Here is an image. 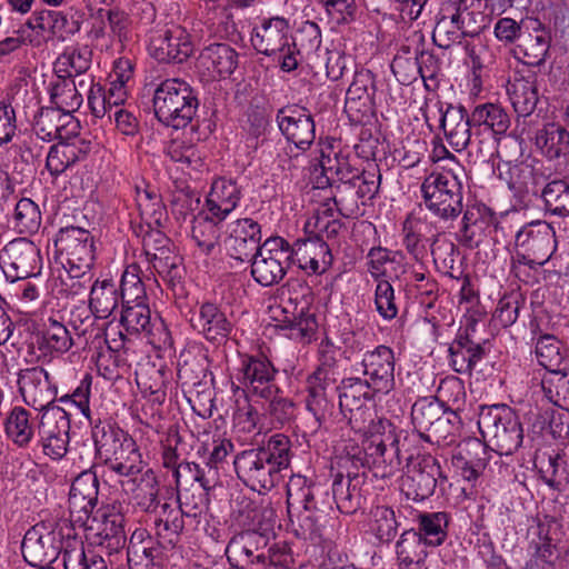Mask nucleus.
Wrapping results in <instances>:
<instances>
[{"label": "nucleus", "instance_id": "nucleus-1", "mask_svg": "<svg viewBox=\"0 0 569 569\" xmlns=\"http://www.w3.org/2000/svg\"><path fill=\"white\" fill-rule=\"evenodd\" d=\"M323 490L306 477L292 476L287 485V508L297 537L313 545L329 548L333 533L326 513Z\"/></svg>", "mask_w": 569, "mask_h": 569}, {"label": "nucleus", "instance_id": "nucleus-2", "mask_svg": "<svg viewBox=\"0 0 569 569\" xmlns=\"http://www.w3.org/2000/svg\"><path fill=\"white\" fill-rule=\"evenodd\" d=\"M290 447L287 436L276 433L262 446L239 452L233 459L238 478L254 491L272 489L290 465Z\"/></svg>", "mask_w": 569, "mask_h": 569}, {"label": "nucleus", "instance_id": "nucleus-3", "mask_svg": "<svg viewBox=\"0 0 569 569\" xmlns=\"http://www.w3.org/2000/svg\"><path fill=\"white\" fill-rule=\"evenodd\" d=\"M557 250L556 231L546 221H532L522 226L515 236L511 272L520 278L521 267L537 270L545 266Z\"/></svg>", "mask_w": 569, "mask_h": 569}, {"label": "nucleus", "instance_id": "nucleus-4", "mask_svg": "<svg viewBox=\"0 0 569 569\" xmlns=\"http://www.w3.org/2000/svg\"><path fill=\"white\" fill-rule=\"evenodd\" d=\"M401 433L393 437V447H396L399 463L402 460L407 461L408 469L399 479V491L407 500L422 501L432 496L438 481H446L447 477L443 475L438 459L431 456L422 458L418 465L410 466L413 452L406 446L407 435L403 437V442H400Z\"/></svg>", "mask_w": 569, "mask_h": 569}, {"label": "nucleus", "instance_id": "nucleus-5", "mask_svg": "<svg viewBox=\"0 0 569 569\" xmlns=\"http://www.w3.org/2000/svg\"><path fill=\"white\" fill-rule=\"evenodd\" d=\"M152 102L157 119L174 129L186 128L199 106L193 89L180 79L162 81L154 90Z\"/></svg>", "mask_w": 569, "mask_h": 569}, {"label": "nucleus", "instance_id": "nucleus-6", "mask_svg": "<svg viewBox=\"0 0 569 569\" xmlns=\"http://www.w3.org/2000/svg\"><path fill=\"white\" fill-rule=\"evenodd\" d=\"M478 427L483 438L500 456L517 451L523 440V430L517 412L507 405L482 406Z\"/></svg>", "mask_w": 569, "mask_h": 569}, {"label": "nucleus", "instance_id": "nucleus-7", "mask_svg": "<svg viewBox=\"0 0 569 569\" xmlns=\"http://www.w3.org/2000/svg\"><path fill=\"white\" fill-rule=\"evenodd\" d=\"M251 43L261 54H277L282 71L296 70L301 61L300 49L290 36L289 22L282 17L263 19L261 24L254 28Z\"/></svg>", "mask_w": 569, "mask_h": 569}, {"label": "nucleus", "instance_id": "nucleus-8", "mask_svg": "<svg viewBox=\"0 0 569 569\" xmlns=\"http://www.w3.org/2000/svg\"><path fill=\"white\" fill-rule=\"evenodd\" d=\"M427 208L442 219L456 218L462 211V186L450 172H432L421 183Z\"/></svg>", "mask_w": 569, "mask_h": 569}, {"label": "nucleus", "instance_id": "nucleus-9", "mask_svg": "<svg viewBox=\"0 0 569 569\" xmlns=\"http://www.w3.org/2000/svg\"><path fill=\"white\" fill-rule=\"evenodd\" d=\"M290 254L287 240L280 237L267 239L261 249L249 260L252 278L263 287L279 283L290 266Z\"/></svg>", "mask_w": 569, "mask_h": 569}, {"label": "nucleus", "instance_id": "nucleus-10", "mask_svg": "<svg viewBox=\"0 0 569 569\" xmlns=\"http://www.w3.org/2000/svg\"><path fill=\"white\" fill-rule=\"evenodd\" d=\"M54 243L57 250L66 257L72 277L81 278L90 271L94 260V246L88 230L73 226L63 228Z\"/></svg>", "mask_w": 569, "mask_h": 569}, {"label": "nucleus", "instance_id": "nucleus-11", "mask_svg": "<svg viewBox=\"0 0 569 569\" xmlns=\"http://www.w3.org/2000/svg\"><path fill=\"white\" fill-rule=\"evenodd\" d=\"M62 548L61 535L52 525L39 522L24 535L21 543L23 559L31 567L51 566Z\"/></svg>", "mask_w": 569, "mask_h": 569}, {"label": "nucleus", "instance_id": "nucleus-12", "mask_svg": "<svg viewBox=\"0 0 569 569\" xmlns=\"http://www.w3.org/2000/svg\"><path fill=\"white\" fill-rule=\"evenodd\" d=\"M148 50L159 62L181 63L192 54L193 43L183 27L171 24L152 33Z\"/></svg>", "mask_w": 569, "mask_h": 569}, {"label": "nucleus", "instance_id": "nucleus-13", "mask_svg": "<svg viewBox=\"0 0 569 569\" xmlns=\"http://www.w3.org/2000/svg\"><path fill=\"white\" fill-rule=\"evenodd\" d=\"M0 267L10 281L36 274L40 269V251L27 238H18L4 246L0 256Z\"/></svg>", "mask_w": 569, "mask_h": 569}, {"label": "nucleus", "instance_id": "nucleus-14", "mask_svg": "<svg viewBox=\"0 0 569 569\" xmlns=\"http://www.w3.org/2000/svg\"><path fill=\"white\" fill-rule=\"evenodd\" d=\"M81 528L92 543L104 548L109 555L118 553L126 547L124 517L120 512L103 510L100 519L91 516L87 526Z\"/></svg>", "mask_w": 569, "mask_h": 569}, {"label": "nucleus", "instance_id": "nucleus-15", "mask_svg": "<svg viewBox=\"0 0 569 569\" xmlns=\"http://www.w3.org/2000/svg\"><path fill=\"white\" fill-rule=\"evenodd\" d=\"M268 537L257 530H247L234 535L227 548L229 563L237 569H259L264 560Z\"/></svg>", "mask_w": 569, "mask_h": 569}, {"label": "nucleus", "instance_id": "nucleus-16", "mask_svg": "<svg viewBox=\"0 0 569 569\" xmlns=\"http://www.w3.org/2000/svg\"><path fill=\"white\" fill-rule=\"evenodd\" d=\"M97 473L81 472L71 483L69 492L70 520L74 527L87 526L98 502Z\"/></svg>", "mask_w": 569, "mask_h": 569}, {"label": "nucleus", "instance_id": "nucleus-17", "mask_svg": "<svg viewBox=\"0 0 569 569\" xmlns=\"http://www.w3.org/2000/svg\"><path fill=\"white\" fill-rule=\"evenodd\" d=\"M19 391L23 401L37 411L54 407L57 388L42 367L21 369L18 373Z\"/></svg>", "mask_w": 569, "mask_h": 569}, {"label": "nucleus", "instance_id": "nucleus-18", "mask_svg": "<svg viewBox=\"0 0 569 569\" xmlns=\"http://www.w3.org/2000/svg\"><path fill=\"white\" fill-rule=\"evenodd\" d=\"M525 31L513 49L515 57L527 66H541L551 46V31L540 20L528 18Z\"/></svg>", "mask_w": 569, "mask_h": 569}, {"label": "nucleus", "instance_id": "nucleus-19", "mask_svg": "<svg viewBox=\"0 0 569 569\" xmlns=\"http://www.w3.org/2000/svg\"><path fill=\"white\" fill-rule=\"evenodd\" d=\"M261 227L251 218L233 221L223 241L227 254L240 262L251 260L261 249Z\"/></svg>", "mask_w": 569, "mask_h": 569}, {"label": "nucleus", "instance_id": "nucleus-20", "mask_svg": "<svg viewBox=\"0 0 569 569\" xmlns=\"http://www.w3.org/2000/svg\"><path fill=\"white\" fill-rule=\"evenodd\" d=\"M280 131L297 149L307 150L316 138L315 122L310 112L300 106H286L278 110Z\"/></svg>", "mask_w": 569, "mask_h": 569}, {"label": "nucleus", "instance_id": "nucleus-21", "mask_svg": "<svg viewBox=\"0 0 569 569\" xmlns=\"http://www.w3.org/2000/svg\"><path fill=\"white\" fill-rule=\"evenodd\" d=\"M336 371L332 366L322 363L308 376L306 381V408L320 426L330 415L332 403L327 397L328 387L336 382Z\"/></svg>", "mask_w": 569, "mask_h": 569}, {"label": "nucleus", "instance_id": "nucleus-22", "mask_svg": "<svg viewBox=\"0 0 569 569\" xmlns=\"http://www.w3.org/2000/svg\"><path fill=\"white\" fill-rule=\"evenodd\" d=\"M287 249L291 253L290 264L297 263L309 274H320L331 264L330 249L319 238L298 239L292 246L287 241Z\"/></svg>", "mask_w": 569, "mask_h": 569}, {"label": "nucleus", "instance_id": "nucleus-23", "mask_svg": "<svg viewBox=\"0 0 569 569\" xmlns=\"http://www.w3.org/2000/svg\"><path fill=\"white\" fill-rule=\"evenodd\" d=\"M242 385L250 395L258 398H270L279 391L276 383L277 370L267 358L250 357L242 362Z\"/></svg>", "mask_w": 569, "mask_h": 569}, {"label": "nucleus", "instance_id": "nucleus-24", "mask_svg": "<svg viewBox=\"0 0 569 569\" xmlns=\"http://www.w3.org/2000/svg\"><path fill=\"white\" fill-rule=\"evenodd\" d=\"M368 271L378 281L375 292L376 310L385 319L391 318L388 313L391 310V282L388 279V271L391 267V257L387 248L373 247L367 254Z\"/></svg>", "mask_w": 569, "mask_h": 569}, {"label": "nucleus", "instance_id": "nucleus-25", "mask_svg": "<svg viewBox=\"0 0 569 569\" xmlns=\"http://www.w3.org/2000/svg\"><path fill=\"white\" fill-rule=\"evenodd\" d=\"M370 389L372 387L369 381L360 378L345 379L338 387L340 411L353 428H360V423L366 420V405L370 398Z\"/></svg>", "mask_w": 569, "mask_h": 569}, {"label": "nucleus", "instance_id": "nucleus-26", "mask_svg": "<svg viewBox=\"0 0 569 569\" xmlns=\"http://www.w3.org/2000/svg\"><path fill=\"white\" fill-rule=\"evenodd\" d=\"M439 112L440 127L449 144L456 151H462L468 148L475 129L473 124L471 126V113L468 114L463 106H453L451 103H448L446 109L440 106Z\"/></svg>", "mask_w": 569, "mask_h": 569}, {"label": "nucleus", "instance_id": "nucleus-27", "mask_svg": "<svg viewBox=\"0 0 569 569\" xmlns=\"http://www.w3.org/2000/svg\"><path fill=\"white\" fill-rule=\"evenodd\" d=\"M488 340H471L456 337L450 343L449 366L459 375L471 376L476 366L488 355Z\"/></svg>", "mask_w": 569, "mask_h": 569}, {"label": "nucleus", "instance_id": "nucleus-28", "mask_svg": "<svg viewBox=\"0 0 569 569\" xmlns=\"http://www.w3.org/2000/svg\"><path fill=\"white\" fill-rule=\"evenodd\" d=\"M366 373L370 376L369 383L372 387V397L377 398V407H382V398H386L391 389V349L379 346L363 360Z\"/></svg>", "mask_w": 569, "mask_h": 569}, {"label": "nucleus", "instance_id": "nucleus-29", "mask_svg": "<svg viewBox=\"0 0 569 569\" xmlns=\"http://www.w3.org/2000/svg\"><path fill=\"white\" fill-rule=\"evenodd\" d=\"M194 330L201 333L208 341L221 343L231 330L232 325L214 303L206 302L190 319Z\"/></svg>", "mask_w": 569, "mask_h": 569}, {"label": "nucleus", "instance_id": "nucleus-30", "mask_svg": "<svg viewBox=\"0 0 569 569\" xmlns=\"http://www.w3.org/2000/svg\"><path fill=\"white\" fill-rule=\"evenodd\" d=\"M238 64V53L227 43H213L206 47L197 66L211 79L230 76Z\"/></svg>", "mask_w": 569, "mask_h": 569}, {"label": "nucleus", "instance_id": "nucleus-31", "mask_svg": "<svg viewBox=\"0 0 569 569\" xmlns=\"http://www.w3.org/2000/svg\"><path fill=\"white\" fill-rule=\"evenodd\" d=\"M538 363L551 375H569V355L566 346L553 335H541L535 342Z\"/></svg>", "mask_w": 569, "mask_h": 569}, {"label": "nucleus", "instance_id": "nucleus-32", "mask_svg": "<svg viewBox=\"0 0 569 569\" xmlns=\"http://www.w3.org/2000/svg\"><path fill=\"white\" fill-rule=\"evenodd\" d=\"M186 516L177 507L164 502L154 520L157 545L163 549H172L180 540L184 528Z\"/></svg>", "mask_w": 569, "mask_h": 569}, {"label": "nucleus", "instance_id": "nucleus-33", "mask_svg": "<svg viewBox=\"0 0 569 569\" xmlns=\"http://www.w3.org/2000/svg\"><path fill=\"white\" fill-rule=\"evenodd\" d=\"M89 151V143L74 138L72 140H61L50 148L47 156L46 167L52 176H59L70 166L83 159Z\"/></svg>", "mask_w": 569, "mask_h": 569}, {"label": "nucleus", "instance_id": "nucleus-34", "mask_svg": "<svg viewBox=\"0 0 569 569\" xmlns=\"http://www.w3.org/2000/svg\"><path fill=\"white\" fill-rule=\"evenodd\" d=\"M92 437L97 458L104 467L132 440L127 432L109 423L96 426Z\"/></svg>", "mask_w": 569, "mask_h": 569}, {"label": "nucleus", "instance_id": "nucleus-35", "mask_svg": "<svg viewBox=\"0 0 569 569\" xmlns=\"http://www.w3.org/2000/svg\"><path fill=\"white\" fill-rule=\"evenodd\" d=\"M240 200V188L236 181L224 178L217 179L211 187L207 199V208L210 214L223 221L234 210Z\"/></svg>", "mask_w": 569, "mask_h": 569}, {"label": "nucleus", "instance_id": "nucleus-36", "mask_svg": "<svg viewBox=\"0 0 569 569\" xmlns=\"http://www.w3.org/2000/svg\"><path fill=\"white\" fill-rule=\"evenodd\" d=\"M507 92L519 117H528L535 111L539 101L535 76L515 77L512 80H509Z\"/></svg>", "mask_w": 569, "mask_h": 569}, {"label": "nucleus", "instance_id": "nucleus-37", "mask_svg": "<svg viewBox=\"0 0 569 569\" xmlns=\"http://www.w3.org/2000/svg\"><path fill=\"white\" fill-rule=\"evenodd\" d=\"M214 487H204L199 483H190L188 487L178 488L177 508L186 516L190 525H198L206 515L209 505V491Z\"/></svg>", "mask_w": 569, "mask_h": 569}, {"label": "nucleus", "instance_id": "nucleus-38", "mask_svg": "<svg viewBox=\"0 0 569 569\" xmlns=\"http://www.w3.org/2000/svg\"><path fill=\"white\" fill-rule=\"evenodd\" d=\"M78 128L73 117L69 113H61L58 109H42L34 118L33 131L37 137L43 141H52L54 139L63 140L66 136L63 131L67 127Z\"/></svg>", "mask_w": 569, "mask_h": 569}, {"label": "nucleus", "instance_id": "nucleus-39", "mask_svg": "<svg viewBox=\"0 0 569 569\" xmlns=\"http://www.w3.org/2000/svg\"><path fill=\"white\" fill-rule=\"evenodd\" d=\"M481 131L502 136L510 127V117L507 111L496 103L478 104L471 111V126Z\"/></svg>", "mask_w": 569, "mask_h": 569}, {"label": "nucleus", "instance_id": "nucleus-40", "mask_svg": "<svg viewBox=\"0 0 569 569\" xmlns=\"http://www.w3.org/2000/svg\"><path fill=\"white\" fill-rule=\"evenodd\" d=\"M128 483L133 486L134 503L144 512H153L159 505V481L153 470L143 469L138 476L130 477Z\"/></svg>", "mask_w": 569, "mask_h": 569}, {"label": "nucleus", "instance_id": "nucleus-41", "mask_svg": "<svg viewBox=\"0 0 569 569\" xmlns=\"http://www.w3.org/2000/svg\"><path fill=\"white\" fill-rule=\"evenodd\" d=\"M221 222L212 214L209 216L203 212L193 217L191 237L201 253L209 256L217 249Z\"/></svg>", "mask_w": 569, "mask_h": 569}, {"label": "nucleus", "instance_id": "nucleus-42", "mask_svg": "<svg viewBox=\"0 0 569 569\" xmlns=\"http://www.w3.org/2000/svg\"><path fill=\"white\" fill-rule=\"evenodd\" d=\"M31 419L30 412L22 407H14L6 420L7 436L19 447H28L36 440L38 426Z\"/></svg>", "mask_w": 569, "mask_h": 569}, {"label": "nucleus", "instance_id": "nucleus-43", "mask_svg": "<svg viewBox=\"0 0 569 569\" xmlns=\"http://www.w3.org/2000/svg\"><path fill=\"white\" fill-rule=\"evenodd\" d=\"M37 345L43 355L48 352L64 353L73 346V340L60 320L49 317L44 323V330L37 336Z\"/></svg>", "mask_w": 569, "mask_h": 569}, {"label": "nucleus", "instance_id": "nucleus-44", "mask_svg": "<svg viewBox=\"0 0 569 569\" xmlns=\"http://www.w3.org/2000/svg\"><path fill=\"white\" fill-rule=\"evenodd\" d=\"M118 288L113 280L96 281L90 291L89 307L91 312L100 319L112 315L118 307Z\"/></svg>", "mask_w": 569, "mask_h": 569}, {"label": "nucleus", "instance_id": "nucleus-45", "mask_svg": "<svg viewBox=\"0 0 569 569\" xmlns=\"http://www.w3.org/2000/svg\"><path fill=\"white\" fill-rule=\"evenodd\" d=\"M357 475L345 478L338 473L332 483V496L340 512L352 515L360 507L361 493Z\"/></svg>", "mask_w": 569, "mask_h": 569}, {"label": "nucleus", "instance_id": "nucleus-46", "mask_svg": "<svg viewBox=\"0 0 569 569\" xmlns=\"http://www.w3.org/2000/svg\"><path fill=\"white\" fill-rule=\"evenodd\" d=\"M537 468L540 478L551 489L560 490L569 482L568 463L560 452L543 453L538 458Z\"/></svg>", "mask_w": 569, "mask_h": 569}, {"label": "nucleus", "instance_id": "nucleus-47", "mask_svg": "<svg viewBox=\"0 0 569 569\" xmlns=\"http://www.w3.org/2000/svg\"><path fill=\"white\" fill-rule=\"evenodd\" d=\"M136 202L142 222L147 227H161L166 219V207L161 196L150 188H136Z\"/></svg>", "mask_w": 569, "mask_h": 569}, {"label": "nucleus", "instance_id": "nucleus-48", "mask_svg": "<svg viewBox=\"0 0 569 569\" xmlns=\"http://www.w3.org/2000/svg\"><path fill=\"white\" fill-rule=\"evenodd\" d=\"M536 144L550 159L569 152V132L561 126L549 123L536 134Z\"/></svg>", "mask_w": 569, "mask_h": 569}, {"label": "nucleus", "instance_id": "nucleus-49", "mask_svg": "<svg viewBox=\"0 0 569 569\" xmlns=\"http://www.w3.org/2000/svg\"><path fill=\"white\" fill-rule=\"evenodd\" d=\"M70 413L60 406L38 411V437L67 436L70 431Z\"/></svg>", "mask_w": 569, "mask_h": 569}, {"label": "nucleus", "instance_id": "nucleus-50", "mask_svg": "<svg viewBox=\"0 0 569 569\" xmlns=\"http://www.w3.org/2000/svg\"><path fill=\"white\" fill-rule=\"evenodd\" d=\"M425 546V540L420 532L413 529L406 530L396 545L400 569H403V567L409 568L413 563L423 561L427 557Z\"/></svg>", "mask_w": 569, "mask_h": 569}, {"label": "nucleus", "instance_id": "nucleus-51", "mask_svg": "<svg viewBox=\"0 0 569 569\" xmlns=\"http://www.w3.org/2000/svg\"><path fill=\"white\" fill-rule=\"evenodd\" d=\"M441 10L452 21L453 29L460 32L461 39L478 34L480 27L476 22V13L468 10L467 0L446 2Z\"/></svg>", "mask_w": 569, "mask_h": 569}, {"label": "nucleus", "instance_id": "nucleus-52", "mask_svg": "<svg viewBox=\"0 0 569 569\" xmlns=\"http://www.w3.org/2000/svg\"><path fill=\"white\" fill-rule=\"evenodd\" d=\"M107 468L118 476L127 478L141 473L144 465L136 441L132 439L124 445L123 449L107 465Z\"/></svg>", "mask_w": 569, "mask_h": 569}, {"label": "nucleus", "instance_id": "nucleus-53", "mask_svg": "<svg viewBox=\"0 0 569 569\" xmlns=\"http://www.w3.org/2000/svg\"><path fill=\"white\" fill-rule=\"evenodd\" d=\"M541 197L548 212L558 217H569V182L555 179L541 190Z\"/></svg>", "mask_w": 569, "mask_h": 569}, {"label": "nucleus", "instance_id": "nucleus-54", "mask_svg": "<svg viewBox=\"0 0 569 569\" xmlns=\"http://www.w3.org/2000/svg\"><path fill=\"white\" fill-rule=\"evenodd\" d=\"M174 478L178 488L188 487L190 483L214 487L217 482L216 470L209 463L201 467L196 462H181L176 468Z\"/></svg>", "mask_w": 569, "mask_h": 569}, {"label": "nucleus", "instance_id": "nucleus-55", "mask_svg": "<svg viewBox=\"0 0 569 569\" xmlns=\"http://www.w3.org/2000/svg\"><path fill=\"white\" fill-rule=\"evenodd\" d=\"M284 330L288 331L289 339L302 345L310 343L316 339L318 321L315 313L305 312V307H302L298 312L292 313V319Z\"/></svg>", "mask_w": 569, "mask_h": 569}, {"label": "nucleus", "instance_id": "nucleus-56", "mask_svg": "<svg viewBox=\"0 0 569 569\" xmlns=\"http://www.w3.org/2000/svg\"><path fill=\"white\" fill-rule=\"evenodd\" d=\"M448 513L432 512L419 515L420 531L423 532L425 545L430 547L441 546L447 538Z\"/></svg>", "mask_w": 569, "mask_h": 569}, {"label": "nucleus", "instance_id": "nucleus-57", "mask_svg": "<svg viewBox=\"0 0 569 569\" xmlns=\"http://www.w3.org/2000/svg\"><path fill=\"white\" fill-rule=\"evenodd\" d=\"M400 143L401 147L393 149V162L397 161L400 168L418 167L427 150L426 141L410 132Z\"/></svg>", "mask_w": 569, "mask_h": 569}, {"label": "nucleus", "instance_id": "nucleus-58", "mask_svg": "<svg viewBox=\"0 0 569 569\" xmlns=\"http://www.w3.org/2000/svg\"><path fill=\"white\" fill-rule=\"evenodd\" d=\"M321 169L326 176V182L330 188H335L338 183L350 184L358 177L359 169L353 168L343 157L323 158Z\"/></svg>", "mask_w": 569, "mask_h": 569}, {"label": "nucleus", "instance_id": "nucleus-59", "mask_svg": "<svg viewBox=\"0 0 569 569\" xmlns=\"http://www.w3.org/2000/svg\"><path fill=\"white\" fill-rule=\"evenodd\" d=\"M121 323L129 332L149 333L151 317L150 309L144 303V300H142L141 302L136 301L131 303H122Z\"/></svg>", "mask_w": 569, "mask_h": 569}, {"label": "nucleus", "instance_id": "nucleus-60", "mask_svg": "<svg viewBox=\"0 0 569 569\" xmlns=\"http://www.w3.org/2000/svg\"><path fill=\"white\" fill-rule=\"evenodd\" d=\"M508 167V178H506L507 184L510 190L516 194H538L539 189L537 187L533 169L525 163L510 164Z\"/></svg>", "mask_w": 569, "mask_h": 569}, {"label": "nucleus", "instance_id": "nucleus-61", "mask_svg": "<svg viewBox=\"0 0 569 569\" xmlns=\"http://www.w3.org/2000/svg\"><path fill=\"white\" fill-rule=\"evenodd\" d=\"M331 200L340 216L357 218L362 214V204L353 184L338 183L331 188Z\"/></svg>", "mask_w": 569, "mask_h": 569}, {"label": "nucleus", "instance_id": "nucleus-62", "mask_svg": "<svg viewBox=\"0 0 569 569\" xmlns=\"http://www.w3.org/2000/svg\"><path fill=\"white\" fill-rule=\"evenodd\" d=\"M14 226L20 233L37 232L41 224V212L31 199H20L14 208Z\"/></svg>", "mask_w": 569, "mask_h": 569}, {"label": "nucleus", "instance_id": "nucleus-63", "mask_svg": "<svg viewBox=\"0 0 569 569\" xmlns=\"http://www.w3.org/2000/svg\"><path fill=\"white\" fill-rule=\"evenodd\" d=\"M167 154L174 162L198 169L202 166V154L198 146L186 139H172L167 148Z\"/></svg>", "mask_w": 569, "mask_h": 569}, {"label": "nucleus", "instance_id": "nucleus-64", "mask_svg": "<svg viewBox=\"0 0 569 569\" xmlns=\"http://www.w3.org/2000/svg\"><path fill=\"white\" fill-rule=\"evenodd\" d=\"M51 100L56 104L54 109L61 113H71L78 110L82 103V96L78 92L73 80L62 81L53 87Z\"/></svg>", "mask_w": 569, "mask_h": 569}]
</instances>
